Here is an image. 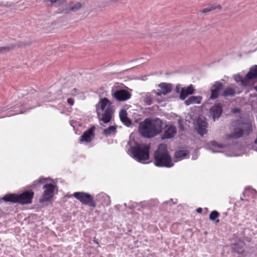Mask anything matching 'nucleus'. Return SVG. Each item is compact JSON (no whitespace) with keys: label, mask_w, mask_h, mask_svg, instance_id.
I'll return each instance as SVG.
<instances>
[{"label":"nucleus","mask_w":257,"mask_h":257,"mask_svg":"<svg viewBox=\"0 0 257 257\" xmlns=\"http://www.w3.org/2000/svg\"><path fill=\"white\" fill-rule=\"evenodd\" d=\"M162 130V122L159 118H146L139 124V132L145 138H152L160 133Z\"/></svg>","instance_id":"1"},{"label":"nucleus","mask_w":257,"mask_h":257,"mask_svg":"<svg viewBox=\"0 0 257 257\" xmlns=\"http://www.w3.org/2000/svg\"><path fill=\"white\" fill-rule=\"evenodd\" d=\"M95 108L99 120L104 123L109 122L112 117L114 110L109 99L106 97L100 99Z\"/></svg>","instance_id":"2"},{"label":"nucleus","mask_w":257,"mask_h":257,"mask_svg":"<svg viewBox=\"0 0 257 257\" xmlns=\"http://www.w3.org/2000/svg\"><path fill=\"white\" fill-rule=\"evenodd\" d=\"M154 164L159 167L170 168L174 165L166 145L161 144L155 152Z\"/></svg>","instance_id":"3"},{"label":"nucleus","mask_w":257,"mask_h":257,"mask_svg":"<svg viewBox=\"0 0 257 257\" xmlns=\"http://www.w3.org/2000/svg\"><path fill=\"white\" fill-rule=\"evenodd\" d=\"M234 127L233 132L229 135V138L239 139L243 136L249 135L252 131V123L248 120H237L232 122Z\"/></svg>","instance_id":"4"},{"label":"nucleus","mask_w":257,"mask_h":257,"mask_svg":"<svg viewBox=\"0 0 257 257\" xmlns=\"http://www.w3.org/2000/svg\"><path fill=\"white\" fill-rule=\"evenodd\" d=\"M33 196L34 192L33 191H27L20 195L6 194L3 197V200L7 202L25 204L31 203Z\"/></svg>","instance_id":"5"},{"label":"nucleus","mask_w":257,"mask_h":257,"mask_svg":"<svg viewBox=\"0 0 257 257\" xmlns=\"http://www.w3.org/2000/svg\"><path fill=\"white\" fill-rule=\"evenodd\" d=\"M150 145L137 144L132 148L131 152L135 160L139 162L145 163L150 157Z\"/></svg>","instance_id":"6"},{"label":"nucleus","mask_w":257,"mask_h":257,"mask_svg":"<svg viewBox=\"0 0 257 257\" xmlns=\"http://www.w3.org/2000/svg\"><path fill=\"white\" fill-rule=\"evenodd\" d=\"M73 196L85 205H88L93 207L96 206V204L93 201V197L87 193L77 192L73 194Z\"/></svg>","instance_id":"7"},{"label":"nucleus","mask_w":257,"mask_h":257,"mask_svg":"<svg viewBox=\"0 0 257 257\" xmlns=\"http://www.w3.org/2000/svg\"><path fill=\"white\" fill-rule=\"evenodd\" d=\"M44 191L42 195L41 202L50 201L53 197L55 186L52 184H47L43 186Z\"/></svg>","instance_id":"8"},{"label":"nucleus","mask_w":257,"mask_h":257,"mask_svg":"<svg viewBox=\"0 0 257 257\" xmlns=\"http://www.w3.org/2000/svg\"><path fill=\"white\" fill-rule=\"evenodd\" d=\"M158 87L160 89H158V91L155 90L153 91V93H154L157 97L161 96L162 94L165 95L170 93L173 88L172 84L164 82L159 84Z\"/></svg>","instance_id":"9"},{"label":"nucleus","mask_w":257,"mask_h":257,"mask_svg":"<svg viewBox=\"0 0 257 257\" xmlns=\"http://www.w3.org/2000/svg\"><path fill=\"white\" fill-rule=\"evenodd\" d=\"M94 126H92L87 131H85L80 137V143H82L85 142L88 143L91 142L93 138L94 137Z\"/></svg>","instance_id":"10"},{"label":"nucleus","mask_w":257,"mask_h":257,"mask_svg":"<svg viewBox=\"0 0 257 257\" xmlns=\"http://www.w3.org/2000/svg\"><path fill=\"white\" fill-rule=\"evenodd\" d=\"M223 84L219 81H216L212 86L210 98L215 99L218 97L219 91L223 88Z\"/></svg>","instance_id":"11"},{"label":"nucleus","mask_w":257,"mask_h":257,"mask_svg":"<svg viewBox=\"0 0 257 257\" xmlns=\"http://www.w3.org/2000/svg\"><path fill=\"white\" fill-rule=\"evenodd\" d=\"M207 123L205 120H203L201 118H199L197 119L196 121V129L198 133L200 135L203 136L204 135L207 133Z\"/></svg>","instance_id":"12"},{"label":"nucleus","mask_w":257,"mask_h":257,"mask_svg":"<svg viewBox=\"0 0 257 257\" xmlns=\"http://www.w3.org/2000/svg\"><path fill=\"white\" fill-rule=\"evenodd\" d=\"M113 98L119 101H125L128 99V92L124 90H117L112 93Z\"/></svg>","instance_id":"13"},{"label":"nucleus","mask_w":257,"mask_h":257,"mask_svg":"<svg viewBox=\"0 0 257 257\" xmlns=\"http://www.w3.org/2000/svg\"><path fill=\"white\" fill-rule=\"evenodd\" d=\"M96 200L103 206H108L111 202L110 197L103 192L98 194L96 196Z\"/></svg>","instance_id":"14"},{"label":"nucleus","mask_w":257,"mask_h":257,"mask_svg":"<svg viewBox=\"0 0 257 257\" xmlns=\"http://www.w3.org/2000/svg\"><path fill=\"white\" fill-rule=\"evenodd\" d=\"M177 131L175 126L172 125H167L166 130L163 135V139H171L174 137L176 134Z\"/></svg>","instance_id":"15"},{"label":"nucleus","mask_w":257,"mask_h":257,"mask_svg":"<svg viewBox=\"0 0 257 257\" xmlns=\"http://www.w3.org/2000/svg\"><path fill=\"white\" fill-rule=\"evenodd\" d=\"M210 112L212 115L214 121L215 118L219 117L222 113L221 105L220 103L215 104L213 106H212Z\"/></svg>","instance_id":"16"},{"label":"nucleus","mask_w":257,"mask_h":257,"mask_svg":"<svg viewBox=\"0 0 257 257\" xmlns=\"http://www.w3.org/2000/svg\"><path fill=\"white\" fill-rule=\"evenodd\" d=\"M234 79L236 82H240L241 85L245 87L252 86L253 84L246 77V75L243 78L240 75H237L234 76Z\"/></svg>","instance_id":"17"},{"label":"nucleus","mask_w":257,"mask_h":257,"mask_svg":"<svg viewBox=\"0 0 257 257\" xmlns=\"http://www.w3.org/2000/svg\"><path fill=\"white\" fill-rule=\"evenodd\" d=\"M194 91V89L192 85H189L187 88H182L180 95V98L182 100H184L188 95L193 94Z\"/></svg>","instance_id":"18"},{"label":"nucleus","mask_w":257,"mask_h":257,"mask_svg":"<svg viewBox=\"0 0 257 257\" xmlns=\"http://www.w3.org/2000/svg\"><path fill=\"white\" fill-rule=\"evenodd\" d=\"M246 77L252 82L253 79H257V65H254L250 68L249 72L246 74Z\"/></svg>","instance_id":"19"},{"label":"nucleus","mask_w":257,"mask_h":257,"mask_svg":"<svg viewBox=\"0 0 257 257\" xmlns=\"http://www.w3.org/2000/svg\"><path fill=\"white\" fill-rule=\"evenodd\" d=\"M117 132V126L116 125H110L103 131L102 134L105 137L113 136Z\"/></svg>","instance_id":"20"},{"label":"nucleus","mask_w":257,"mask_h":257,"mask_svg":"<svg viewBox=\"0 0 257 257\" xmlns=\"http://www.w3.org/2000/svg\"><path fill=\"white\" fill-rule=\"evenodd\" d=\"M119 115L121 121L126 126H128V118L126 111L121 109L119 113Z\"/></svg>","instance_id":"21"},{"label":"nucleus","mask_w":257,"mask_h":257,"mask_svg":"<svg viewBox=\"0 0 257 257\" xmlns=\"http://www.w3.org/2000/svg\"><path fill=\"white\" fill-rule=\"evenodd\" d=\"M235 94V90L231 87L225 88L221 95L224 97L233 96Z\"/></svg>","instance_id":"22"},{"label":"nucleus","mask_w":257,"mask_h":257,"mask_svg":"<svg viewBox=\"0 0 257 257\" xmlns=\"http://www.w3.org/2000/svg\"><path fill=\"white\" fill-rule=\"evenodd\" d=\"M245 244L243 242H238L233 245V249L235 252L241 253L244 251V246Z\"/></svg>","instance_id":"23"},{"label":"nucleus","mask_w":257,"mask_h":257,"mask_svg":"<svg viewBox=\"0 0 257 257\" xmlns=\"http://www.w3.org/2000/svg\"><path fill=\"white\" fill-rule=\"evenodd\" d=\"M201 98L200 97L192 96L188 98L186 101L185 103L188 105L193 103H200Z\"/></svg>","instance_id":"24"},{"label":"nucleus","mask_w":257,"mask_h":257,"mask_svg":"<svg viewBox=\"0 0 257 257\" xmlns=\"http://www.w3.org/2000/svg\"><path fill=\"white\" fill-rule=\"evenodd\" d=\"M189 154V152L187 150H179L175 153V157L179 160L185 158Z\"/></svg>","instance_id":"25"},{"label":"nucleus","mask_w":257,"mask_h":257,"mask_svg":"<svg viewBox=\"0 0 257 257\" xmlns=\"http://www.w3.org/2000/svg\"><path fill=\"white\" fill-rule=\"evenodd\" d=\"M48 1L50 3L52 6L55 7L63 6L66 3V0H49Z\"/></svg>","instance_id":"26"},{"label":"nucleus","mask_w":257,"mask_h":257,"mask_svg":"<svg viewBox=\"0 0 257 257\" xmlns=\"http://www.w3.org/2000/svg\"><path fill=\"white\" fill-rule=\"evenodd\" d=\"M81 8V4L79 2H77L76 3L73 4L72 3L71 5L69 7V9L68 10H66V13H68L70 11L75 12L79 10Z\"/></svg>","instance_id":"27"},{"label":"nucleus","mask_w":257,"mask_h":257,"mask_svg":"<svg viewBox=\"0 0 257 257\" xmlns=\"http://www.w3.org/2000/svg\"><path fill=\"white\" fill-rule=\"evenodd\" d=\"M219 216V213L218 211L214 210L212 211L209 215V219L212 221H215L216 223L219 222V220L217 218Z\"/></svg>","instance_id":"28"},{"label":"nucleus","mask_w":257,"mask_h":257,"mask_svg":"<svg viewBox=\"0 0 257 257\" xmlns=\"http://www.w3.org/2000/svg\"><path fill=\"white\" fill-rule=\"evenodd\" d=\"M216 8L220 9L221 7L220 6H215L214 5H211L209 7L203 9L202 10H201L202 13H208L211 11L215 10Z\"/></svg>","instance_id":"29"},{"label":"nucleus","mask_w":257,"mask_h":257,"mask_svg":"<svg viewBox=\"0 0 257 257\" xmlns=\"http://www.w3.org/2000/svg\"><path fill=\"white\" fill-rule=\"evenodd\" d=\"M144 102L148 105H151L153 102V99L151 96L147 95L144 99Z\"/></svg>","instance_id":"30"},{"label":"nucleus","mask_w":257,"mask_h":257,"mask_svg":"<svg viewBox=\"0 0 257 257\" xmlns=\"http://www.w3.org/2000/svg\"><path fill=\"white\" fill-rule=\"evenodd\" d=\"M79 93V90L76 88H73L71 89L69 92L67 93V95L71 96H75Z\"/></svg>","instance_id":"31"},{"label":"nucleus","mask_w":257,"mask_h":257,"mask_svg":"<svg viewBox=\"0 0 257 257\" xmlns=\"http://www.w3.org/2000/svg\"><path fill=\"white\" fill-rule=\"evenodd\" d=\"M19 110H20V111H18L17 112L11 113L9 115H6V116H10L14 115L20 114V113H24L26 112V111L23 110L22 108H20V109H19Z\"/></svg>","instance_id":"32"},{"label":"nucleus","mask_w":257,"mask_h":257,"mask_svg":"<svg viewBox=\"0 0 257 257\" xmlns=\"http://www.w3.org/2000/svg\"><path fill=\"white\" fill-rule=\"evenodd\" d=\"M210 144L213 147H218L219 148H221L223 147L222 145L219 144L217 142H216L215 141H211L210 142Z\"/></svg>","instance_id":"33"},{"label":"nucleus","mask_w":257,"mask_h":257,"mask_svg":"<svg viewBox=\"0 0 257 257\" xmlns=\"http://www.w3.org/2000/svg\"><path fill=\"white\" fill-rule=\"evenodd\" d=\"M10 49H11V48L9 47H0V53H3L4 52L8 51Z\"/></svg>","instance_id":"34"},{"label":"nucleus","mask_w":257,"mask_h":257,"mask_svg":"<svg viewBox=\"0 0 257 257\" xmlns=\"http://www.w3.org/2000/svg\"><path fill=\"white\" fill-rule=\"evenodd\" d=\"M68 104L71 106L73 105L74 104V100L72 98H69L67 100Z\"/></svg>","instance_id":"35"},{"label":"nucleus","mask_w":257,"mask_h":257,"mask_svg":"<svg viewBox=\"0 0 257 257\" xmlns=\"http://www.w3.org/2000/svg\"><path fill=\"white\" fill-rule=\"evenodd\" d=\"M48 178H40L38 180V182L40 183H42L45 180H47Z\"/></svg>","instance_id":"36"},{"label":"nucleus","mask_w":257,"mask_h":257,"mask_svg":"<svg viewBox=\"0 0 257 257\" xmlns=\"http://www.w3.org/2000/svg\"><path fill=\"white\" fill-rule=\"evenodd\" d=\"M196 211L198 213H201L202 212V209L200 207L199 208H198L197 209H196Z\"/></svg>","instance_id":"37"},{"label":"nucleus","mask_w":257,"mask_h":257,"mask_svg":"<svg viewBox=\"0 0 257 257\" xmlns=\"http://www.w3.org/2000/svg\"><path fill=\"white\" fill-rule=\"evenodd\" d=\"M180 90V87L179 86H177L176 87V90L177 92H179Z\"/></svg>","instance_id":"38"},{"label":"nucleus","mask_w":257,"mask_h":257,"mask_svg":"<svg viewBox=\"0 0 257 257\" xmlns=\"http://www.w3.org/2000/svg\"><path fill=\"white\" fill-rule=\"evenodd\" d=\"M179 127L182 130H183V129H184V126H183V124H180L179 125Z\"/></svg>","instance_id":"39"},{"label":"nucleus","mask_w":257,"mask_h":257,"mask_svg":"<svg viewBox=\"0 0 257 257\" xmlns=\"http://www.w3.org/2000/svg\"><path fill=\"white\" fill-rule=\"evenodd\" d=\"M94 241L96 243L98 244V242L97 240V239H96L95 238H94Z\"/></svg>","instance_id":"40"},{"label":"nucleus","mask_w":257,"mask_h":257,"mask_svg":"<svg viewBox=\"0 0 257 257\" xmlns=\"http://www.w3.org/2000/svg\"><path fill=\"white\" fill-rule=\"evenodd\" d=\"M157 99H158V102H162V99H160H160H159V98H158Z\"/></svg>","instance_id":"41"},{"label":"nucleus","mask_w":257,"mask_h":257,"mask_svg":"<svg viewBox=\"0 0 257 257\" xmlns=\"http://www.w3.org/2000/svg\"><path fill=\"white\" fill-rule=\"evenodd\" d=\"M254 89L257 91V86L254 87Z\"/></svg>","instance_id":"42"},{"label":"nucleus","mask_w":257,"mask_h":257,"mask_svg":"<svg viewBox=\"0 0 257 257\" xmlns=\"http://www.w3.org/2000/svg\"><path fill=\"white\" fill-rule=\"evenodd\" d=\"M254 143L257 144V137H256V139L254 141Z\"/></svg>","instance_id":"43"},{"label":"nucleus","mask_w":257,"mask_h":257,"mask_svg":"<svg viewBox=\"0 0 257 257\" xmlns=\"http://www.w3.org/2000/svg\"><path fill=\"white\" fill-rule=\"evenodd\" d=\"M126 152L127 154H128V149H126Z\"/></svg>","instance_id":"44"},{"label":"nucleus","mask_w":257,"mask_h":257,"mask_svg":"<svg viewBox=\"0 0 257 257\" xmlns=\"http://www.w3.org/2000/svg\"><path fill=\"white\" fill-rule=\"evenodd\" d=\"M129 123H130V125L132 124V122H131V120L130 119Z\"/></svg>","instance_id":"45"},{"label":"nucleus","mask_w":257,"mask_h":257,"mask_svg":"<svg viewBox=\"0 0 257 257\" xmlns=\"http://www.w3.org/2000/svg\"><path fill=\"white\" fill-rule=\"evenodd\" d=\"M251 192H255V190H253V189L251 190Z\"/></svg>","instance_id":"46"},{"label":"nucleus","mask_w":257,"mask_h":257,"mask_svg":"<svg viewBox=\"0 0 257 257\" xmlns=\"http://www.w3.org/2000/svg\"><path fill=\"white\" fill-rule=\"evenodd\" d=\"M19 107V106H18V107ZM17 108V107H16V106H15V107H14V108Z\"/></svg>","instance_id":"47"}]
</instances>
